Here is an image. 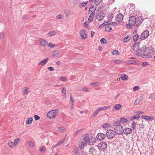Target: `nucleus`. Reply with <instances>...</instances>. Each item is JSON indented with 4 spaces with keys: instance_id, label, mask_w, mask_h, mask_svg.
Masks as SVG:
<instances>
[{
    "instance_id": "58836bf2",
    "label": "nucleus",
    "mask_w": 155,
    "mask_h": 155,
    "mask_svg": "<svg viewBox=\"0 0 155 155\" xmlns=\"http://www.w3.org/2000/svg\"><path fill=\"white\" fill-rule=\"evenodd\" d=\"M139 38V35L138 34L135 35L133 37V40L134 41H137Z\"/></svg>"
},
{
    "instance_id": "f704fd0d",
    "label": "nucleus",
    "mask_w": 155,
    "mask_h": 155,
    "mask_svg": "<svg viewBox=\"0 0 155 155\" xmlns=\"http://www.w3.org/2000/svg\"><path fill=\"white\" fill-rule=\"evenodd\" d=\"M88 139L89 138L88 135L87 134H85L84 135V137L83 138V140H84V142H86V143H87Z\"/></svg>"
},
{
    "instance_id": "bf43d9fd",
    "label": "nucleus",
    "mask_w": 155,
    "mask_h": 155,
    "mask_svg": "<svg viewBox=\"0 0 155 155\" xmlns=\"http://www.w3.org/2000/svg\"><path fill=\"white\" fill-rule=\"evenodd\" d=\"M117 24V23L115 22H112L109 24V25H113L114 26H116Z\"/></svg>"
},
{
    "instance_id": "f03ea898",
    "label": "nucleus",
    "mask_w": 155,
    "mask_h": 155,
    "mask_svg": "<svg viewBox=\"0 0 155 155\" xmlns=\"http://www.w3.org/2000/svg\"><path fill=\"white\" fill-rule=\"evenodd\" d=\"M115 132L112 130H109L106 132L107 137L109 139H112L114 137Z\"/></svg>"
},
{
    "instance_id": "39448f33",
    "label": "nucleus",
    "mask_w": 155,
    "mask_h": 155,
    "mask_svg": "<svg viewBox=\"0 0 155 155\" xmlns=\"http://www.w3.org/2000/svg\"><path fill=\"white\" fill-rule=\"evenodd\" d=\"M149 35V31L148 30L144 31L141 34L140 39L143 40L147 38Z\"/></svg>"
},
{
    "instance_id": "7c9ffc66",
    "label": "nucleus",
    "mask_w": 155,
    "mask_h": 155,
    "mask_svg": "<svg viewBox=\"0 0 155 155\" xmlns=\"http://www.w3.org/2000/svg\"><path fill=\"white\" fill-rule=\"evenodd\" d=\"M153 50L152 49V48H148L147 52L148 53V54H151V55H154V54H152V53L153 52Z\"/></svg>"
},
{
    "instance_id": "4be33fe9",
    "label": "nucleus",
    "mask_w": 155,
    "mask_h": 155,
    "mask_svg": "<svg viewBox=\"0 0 155 155\" xmlns=\"http://www.w3.org/2000/svg\"><path fill=\"white\" fill-rule=\"evenodd\" d=\"M140 117V115L139 114H136L130 118V120H133L135 119H137L139 118Z\"/></svg>"
},
{
    "instance_id": "bb28decb",
    "label": "nucleus",
    "mask_w": 155,
    "mask_h": 155,
    "mask_svg": "<svg viewBox=\"0 0 155 155\" xmlns=\"http://www.w3.org/2000/svg\"><path fill=\"white\" fill-rule=\"evenodd\" d=\"M147 50V48L145 45H143L142 47L140 49V51L141 52H145Z\"/></svg>"
},
{
    "instance_id": "9b49d317",
    "label": "nucleus",
    "mask_w": 155,
    "mask_h": 155,
    "mask_svg": "<svg viewBox=\"0 0 155 155\" xmlns=\"http://www.w3.org/2000/svg\"><path fill=\"white\" fill-rule=\"evenodd\" d=\"M136 18L134 16H130L129 18V24L133 25L135 24Z\"/></svg>"
},
{
    "instance_id": "412c9836",
    "label": "nucleus",
    "mask_w": 155,
    "mask_h": 155,
    "mask_svg": "<svg viewBox=\"0 0 155 155\" xmlns=\"http://www.w3.org/2000/svg\"><path fill=\"white\" fill-rule=\"evenodd\" d=\"M94 15L95 13H91L90 14L88 19V21L89 23L91 22L93 20Z\"/></svg>"
},
{
    "instance_id": "72a5a7b5",
    "label": "nucleus",
    "mask_w": 155,
    "mask_h": 155,
    "mask_svg": "<svg viewBox=\"0 0 155 155\" xmlns=\"http://www.w3.org/2000/svg\"><path fill=\"white\" fill-rule=\"evenodd\" d=\"M65 139H62L60 141H59L55 145V146H59L61 144H62L64 141H65Z\"/></svg>"
},
{
    "instance_id": "c85d7f7f",
    "label": "nucleus",
    "mask_w": 155,
    "mask_h": 155,
    "mask_svg": "<svg viewBox=\"0 0 155 155\" xmlns=\"http://www.w3.org/2000/svg\"><path fill=\"white\" fill-rule=\"evenodd\" d=\"M110 106L109 105L104 106L101 107H99L100 110L101 111L103 110H107L109 109L110 108Z\"/></svg>"
},
{
    "instance_id": "c9c22d12",
    "label": "nucleus",
    "mask_w": 155,
    "mask_h": 155,
    "mask_svg": "<svg viewBox=\"0 0 155 155\" xmlns=\"http://www.w3.org/2000/svg\"><path fill=\"white\" fill-rule=\"evenodd\" d=\"M87 143L86 142H81L80 145V148L81 149H82L84 146H85Z\"/></svg>"
},
{
    "instance_id": "cd10ccee",
    "label": "nucleus",
    "mask_w": 155,
    "mask_h": 155,
    "mask_svg": "<svg viewBox=\"0 0 155 155\" xmlns=\"http://www.w3.org/2000/svg\"><path fill=\"white\" fill-rule=\"evenodd\" d=\"M96 9V7L95 6H92L90 8L89 11H91V13H95L94 12Z\"/></svg>"
},
{
    "instance_id": "0e129e2a",
    "label": "nucleus",
    "mask_w": 155,
    "mask_h": 155,
    "mask_svg": "<svg viewBox=\"0 0 155 155\" xmlns=\"http://www.w3.org/2000/svg\"><path fill=\"white\" fill-rule=\"evenodd\" d=\"M97 83L94 82V83H91V85L93 86L96 87L97 86Z\"/></svg>"
},
{
    "instance_id": "f8f14e48",
    "label": "nucleus",
    "mask_w": 155,
    "mask_h": 155,
    "mask_svg": "<svg viewBox=\"0 0 155 155\" xmlns=\"http://www.w3.org/2000/svg\"><path fill=\"white\" fill-rule=\"evenodd\" d=\"M140 43L139 42H136L134 45L133 46V49L135 51H139V45Z\"/></svg>"
},
{
    "instance_id": "2eb2a0df",
    "label": "nucleus",
    "mask_w": 155,
    "mask_h": 155,
    "mask_svg": "<svg viewBox=\"0 0 155 155\" xmlns=\"http://www.w3.org/2000/svg\"><path fill=\"white\" fill-rule=\"evenodd\" d=\"M123 132L126 135L130 134L132 133V130L130 128H126L124 130L123 129Z\"/></svg>"
},
{
    "instance_id": "c03bdc74",
    "label": "nucleus",
    "mask_w": 155,
    "mask_h": 155,
    "mask_svg": "<svg viewBox=\"0 0 155 155\" xmlns=\"http://www.w3.org/2000/svg\"><path fill=\"white\" fill-rule=\"evenodd\" d=\"M56 32L55 31H52L49 32V36H52L54 35Z\"/></svg>"
},
{
    "instance_id": "3c124183",
    "label": "nucleus",
    "mask_w": 155,
    "mask_h": 155,
    "mask_svg": "<svg viewBox=\"0 0 155 155\" xmlns=\"http://www.w3.org/2000/svg\"><path fill=\"white\" fill-rule=\"evenodd\" d=\"M41 153H43L45 150V148L43 146H42L39 149Z\"/></svg>"
},
{
    "instance_id": "f257e3e1",
    "label": "nucleus",
    "mask_w": 155,
    "mask_h": 155,
    "mask_svg": "<svg viewBox=\"0 0 155 155\" xmlns=\"http://www.w3.org/2000/svg\"><path fill=\"white\" fill-rule=\"evenodd\" d=\"M120 121H116L113 124V126L115 127L114 130L116 134H121L123 133V127L120 125Z\"/></svg>"
},
{
    "instance_id": "5fc2aeb1",
    "label": "nucleus",
    "mask_w": 155,
    "mask_h": 155,
    "mask_svg": "<svg viewBox=\"0 0 155 155\" xmlns=\"http://www.w3.org/2000/svg\"><path fill=\"white\" fill-rule=\"evenodd\" d=\"M34 118L35 119V120H39L40 119V117L37 115H34Z\"/></svg>"
},
{
    "instance_id": "69168bd1",
    "label": "nucleus",
    "mask_w": 155,
    "mask_h": 155,
    "mask_svg": "<svg viewBox=\"0 0 155 155\" xmlns=\"http://www.w3.org/2000/svg\"><path fill=\"white\" fill-rule=\"evenodd\" d=\"M60 79L61 81H66L65 78V77H61L60 78Z\"/></svg>"
},
{
    "instance_id": "37998d69",
    "label": "nucleus",
    "mask_w": 155,
    "mask_h": 155,
    "mask_svg": "<svg viewBox=\"0 0 155 155\" xmlns=\"http://www.w3.org/2000/svg\"><path fill=\"white\" fill-rule=\"evenodd\" d=\"M100 42L101 44H104L106 43V40L104 38H102L100 40Z\"/></svg>"
},
{
    "instance_id": "09e8293b",
    "label": "nucleus",
    "mask_w": 155,
    "mask_h": 155,
    "mask_svg": "<svg viewBox=\"0 0 155 155\" xmlns=\"http://www.w3.org/2000/svg\"><path fill=\"white\" fill-rule=\"evenodd\" d=\"M110 126V125L108 124H104L102 126V127L104 128H107V127H108Z\"/></svg>"
},
{
    "instance_id": "8fccbe9b",
    "label": "nucleus",
    "mask_w": 155,
    "mask_h": 155,
    "mask_svg": "<svg viewBox=\"0 0 155 155\" xmlns=\"http://www.w3.org/2000/svg\"><path fill=\"white\" fill-rule=\"evenodd\" d=\"M28 144L29 147H32L34 146V143L33 142L31 141H30L29 142Z\"/></svg>"
},
{
    "instance_id": "6ab92c4d",
    "label": "nucleus",
    "mask_w": 155,
    "mask_h": 155,
    "mask_svg": "<svg viewBox=\"0 0 155 155\" xmlns=\"http://www.w3.org/2000/svg\"><path fill=\"white\" fill-rule=\"evenodd\" d=\"M29 89L28 87H25L23 90V93L22 94H28L29 92Z\"/></svg>"
},
{
    "instance_id": "052dcab7",
    "label": "nucleus",
    "mask_w": 155,
    "mask_h": 155,
    "mask_svg": "<svg viewBox=\"0 0 155 155\" xmlns=\"http://www.w3.org/2000/svg\"><path fill=\"white\" fill-rule=\"evenodd\" d=\"M131 125H132V127L133 129L135 128V127H136V126H135L136 124L134 122H133L132 123Z\"/></svg>"
},
{
    "instance_id": "a878e982",
    "label": "nucleus",
    "mask_w": 155,
    "mask_h": 155,
    "mask_svg": "<svg viewBox=\"0 0 155 155\" xmlns=\"http://www.w3.org/2000/svg\"><path fill=\"white\" fill-rule=\"evenodd\" d=\"M33 119L32 118H29L26 120L25 123L27 124H30L32 122Z\"/></svg>"
},
{
    "instance_id": "a19ab883",
    "label": "nucleus",
    "mask_w": 155,
    "mask_h": 155,
    "mask_svg": "<svg viewBox=\"0 0 155 155\" xmlns=\"http://www.w3.org/2000/svg\"><path fill=\"white\" fill-rule=\"evenodd\" d=\"M102 1V0H95L94 1V3L96 5H98Z\"/></svg>"
},
{
    "instance_id": "4468645a",
    "label": "nucleus",
    "mask_w": 155,
    "mask_h": 155,
    "mask_svg": "<svg viewBox=\"0 0 155 155\" xmlns=\"http://www.w3.org/2000/svg\"><path fill=\"white\" fill-rule=\"evenodd\" d=\"M48 58H47L45 59H44L42 60V61H41L38 64V66H39L40 67H41L42 66L45 65L48 63Z\"/></svg>"
},
{
    "instance_id": "13d9d810",
    "label": "nucleus",
    "mask_w": 155,
    "mask_h": 155,
    "mask_svg": "<svg viewBox=\"0 0 155 155\" xmlns=\"http://www.w3.org/2000/svg\"><path fill=\"white\" fill-rule=\"evenodd\" d=\"M155 97V95L153 94H149V98H153Z\"/></svg>"
},
{
    "instance_id": "6e6d98bb",
    "label": "nucleus",
    "mask_w": 155,
    "mask_h": 155,
    "mask_svg": "<svg viewBox=\"0 0 155 155\" xmlns=\"http://www.w3.org/2000/svg\"><path fill=\"white\" fill-rule=\"evenodd\" d=\"M8 146L11 147H12L13 146H14V144L12 142H10L8 143Z\"/></svg>"
},
{
    "instance_id": "603ef678",
    "label": "nucleus",
    "mask_w": 155,
    "mask_h": 155,
    "mask_svg": "<svg viewBox=\"0 0 155 155\" xmlns=\"http://www.w3.org/2000/svg\"><path fill=\"white\" fill-rule=\"evenodd\" d=\"M122 62L121 60H115L114 62L116 64H119L121 63Z\"/></svg>"
},
{
    "instance_id": "5701e85b",
    "label": "nucleus",
    "mask_w": 155,
    "mask_h": 155,
    "mask_svg": "<svg viewBox=\"0 0 155 155\" xmlns=\"http://www.w3.org/2000/svg\"><path fill=\"white\" fill-rule=\"evenodd\" d=\"M117 121H120V124L121 122H123L124 123H127L128 122V120L126 119V118L122 117H121L120 119V120H117Z\"/></svg>"
},
{
    "instance_id": "864d4df0",
    "label": "nucleus",
    "mask_w": 155,
    "mask_h": 155,
    "mask_svg": "<svg viewBox=\"0 0 155 155\" xmlns=\"http://www.w3.org/2000/svg\"><path fill=\"white\" fill-rule=\"evenodd\" d=\"M106 25H107L106 23H104L101 24L99 26V28H101L103 27L104 26Z\"/></svg>"
},
{
    "instance_id": "49530a36",
    "label": "nucleus",
    "mask_w": 155,
    "mask_h": 155,
    "mask_svg": "<svg viewBox=\"0 0 155 155\" xmlns=\"http://www.w3.org/2000/svg\"><path fill=\"white\" fill-rule=\"evenodd\" d=\"M19 138H16L15 139L14 141V146H15L18 143L19 141Z\"/></svg>"
},
{
    "instance_id": "e2e57ef3",
    "label": "nucleus",
    "mask_w": 155,
    "mask_h": 155,
    "mask_svg": "<svg viewBox=\"0 0 155 155\" xmlns=\"http://www.w3.org/2000/svg\"><path fill=\"white\" fill-rule=\"evenodd\" d=\"M83 25H84L85 27H87L88 29H89L87 27V26L88 25V24H87V22L86 21L85 22L83 23Z\"/></svg>"
},
{
    "instance_id": "79ce46f5",
    "label": "nucleus",
    "mask_w": 155,
    "mask_h": 155,
    "mask_svg": "<svg viewBox=\"0 0 155 155\" xmlns=\"http://www.w3.org/2000/svg\"><path fill=\"white\" fill-rule=\"evenodd\" d=\"M78 147H75L74 148L73 152L76 154H78Z\"/></svg>"
},
{
    "instance_id": "de8ad7c7",
    "label": "nucleus",
    "mask_w": 155,
    "mask_h": 155,
    "mask_svg": "<svg viewBox=\"0 0 155 155\" xmlns=\"http://www.w3.org/2000/svg\"><path fill=\"white\" fill-rule=\"evenodd\" d=\"M140 88V87L138 86H134L133 88V91H136L138 90Z\"/></svg>"
},
{
    "instance_id": "473e14b6",
    "label": "nucleus",
    "mask_w": 155,
    "mask_h": 155,
    "mask_svg": "<svg viewBox=\"0 0 155 155\" xmlns=\"http://www.w3.org/2000/svg\"><path fill=\"white\" fill-rule=\"evenodd\" d=\"M58 129L59 131L61 132H63L66 130L65 128L64 127H59Z\"/></svg>"
},
{
    "instance_id": "f3484780",
    "label": "nucleus",
    "mask_w": 155,
    "mask_h": 155,
    "mask_svg": "<svg viewBox=\"0 0 155 155\" xmlns=\"http://www.w3.org/2000/svg\"><path fill=\"white\" fill-rule=\"evenodd\" d=\"M131 37L130 34H128L124 39V41L125 42H128L131 38Z\"/></svg>"
},
{
    "instance_id": "680f3d73",
    "label": "nucleus",
    "mask_w": 155,
    "mask_h": 155,
    "mask_svg": "<svg viewBox=\"0 0 155 155\" xmlns=\"http://www.w3.org/2000/svg\"><path fill=\"white\" fill-rule=\"evenodd\" d=\"M148 63L147 62H143L142 64V66L144 67L146 65H148Z\"/></svg>"
},
{
    "instance_id": "a18cd8bd",
    "label": "nucleus",
    "mask_w": 155,
    "mask_h": 155,
    "mask_svg": "<svg viewBox=\"0 0 155 155\" xmlns=\"http://www.w3.org/2000/svg\"><path fill=\"white\" fill-rule=\"evenodd\" d=\"M136 61L133 60H129L127 61V63H130V64H134L136 63Z\"/></svg>"
},
{
    "instance_id": "1a4fd4ad",
    "label": "nucleus",
    "mask_w": 155,
    "mask_h": 155,
    "mask_svg": "<svg viewBox=\"0 0 155 155\" xmlns=\"http://www.w3.org/2000/svg\"><path fill=\"white\" fill-rule=\"evenodd\" d=\"M96 137L99 140H101L104 139L105 137V135L101 133H100L97 134Z\"/></svg>"
},
{
    "instance_id": "dca6fc26",
    "label": "nucleus",
    "mask_w": 155,
    "mask_h": 155,
    "mask_svg": "<svg viewBox=\"0 0 155 155\" xmlns=\"http://www.w3.org/2000/svg\"><path fill=\"white\" fill-rule=\"evenodd\" d=\"M38 41L40 44L43 46H45L48 44L47 41L42 38H40Z\"/></svg>"
},
{
    "instance_id": "2f4dec72",
    "label": "nucleus",
    "mask_w": 155,
    "mask_h": 155,
    "mask_svg": "<svg viewBox=\"0 0 155 155\" xmlns=\"http://www.w3.org/2000/svg\"><path fill=\"white\" fill-rule=\"evenodd\" d=\"M121 107V106L120 104H117L114 106V107L116 110H120Z\"/></svg>"
},
{
    "instance_id": "774afa93",
    "label": "nucleus",
    "mask_w": 155,
    "mask_h": 155,
    "mask_svg": "<svg viewBox=\"0 0 155 155\" xmlns=\"http://www.w3.org/2000/svg\"><path fill=\"white\" fill-rule=\"evenodd\" d=\"M140 102V100L139 99H137L135 101V104H137Z\"/></svg>"
},
{
    "instance_id": "423d86ee",
    "label": "nucleus",
    "mask_w": 155,
    "mask_h": 155,
    "mask_svg": "<svg viewBox=\"0 0 155 155\" xmlns=\"http://www.w3.org/2000/svg\"><path fill=\"white\" fill-rule=\"evenodd\" d=\"M105 16V13L103 12H100L96 15V19L99 21L102 20Z\"/></svg>"
},
{
    "instance_id": "aec40b11",
    "label": "nucleus",
    "mask_w": 155,
    "mask_h": 155,
    "mask_svg": "<svg viewBox=\"0 0 155 155\" xmlns=\"http://www.w3.org/2000/svg\"><path fill=\"white\" fill-rule=\"evenodd\" d=\"M141 57L143 58H151L152 57V55L150 54H142Z\"/></svg>"
},
{
    "instance_id": "a211bd4d",
    "label": "nucleus",
    "mask_w": 155,
    "mask_h": 155,
    "mask_svg": "<svg viewBox=\"0 0 155 155\" xmlns=\"http://www.w3.org/2000/svg\"><path fill=\"white\" fill-rule=\"evenodd\" d=\"M120 78L123 81H127L128 79V76L125 74H122Z\"/></svg>"
},
{
    "instance_id": "7ed1b4c3",
    "label": "nucleus",
    "mask_w": 155,
    "mask_h": 155,
    "mask_svg": "<svg viewBox=\"0 0 155 155\" xmlns=\"http://www.w3.org/2000/svg\"><path fill=\"white\" fill-rule=\"evenodd\" d=\"M58 110H53L49 111V119H54L58 114Z\"/></svg>"
},
{
    "instance_id": "c756f323",
    "label": "nucleus",
    "mask_w": 155,
    "mask_h": 155,
    "mask_svg": "<svg viewBox=\"0 0 155 155\" xmlns=\"http://www.w3.org/2000/svg\"><path fill=\"white\" fill-rule=\"evenodd\" d=\"M59 55V52L58 51H55L53 53L52 56V57H56L58 56Z\"/></svg>"
},
{
    "instance_id": "b1692460",
    "label": "nucleus",
    "mask_w": 155,
    "mask_h": 155,
    "mask_svg": "<svg viewBox=\"0 0 155 155\" xmlns=\"http://www.w3.org/2000/svg\"><path fill=\"white\" fill-rule=\"evenodd\" d=\"M101 111L99 107L94 112V113L92 114V117H94L96 116Z\"/></svg>"
},
{
    "instance_id": "4d7b16f0",
    "label": "nucleus",
    "mask_w": 155,
    "mask_h": 155,
    "mask_svg": "<svg viewBox=\"0 0 155 155\" xmlns=\"http://www.w3.org/2000/svg\"><path fill=\"white\" fill-rule=\"evenodd\" d=\"M132 26L133 25L130 24H127L126 25L127 27L129 29H130L132 28Z\"/></svg>"
},
{
    "instance_id": "ea45409f",
    "label": "nucleus",
    "mask_w": 155,
    "mask_h": 155,
    "mask_svg": "<svg viewBox=\"0 0 155 155\" xmlns=\"http://www.w3.org/2000/svg\"><path fill=\"white\" fill-rule=\"evenodd\" d=\"M112 54L113 55H119L120 53L117 50H114V51H113V52L112 53Z\"/></svg>"
},
{
    "instance_id": "4c0bfd02",
    "label": "nucleus",
    "mask_w": 155,
    "mask_h": 155,
    "mask_svg": "<svg viewBox=\"0 0 155 155\" xmlns=\"http://www.w3.org/2000/svg\"><path fill=\"white\" fill-rule=\"evenodd\" d=\"M57 45L55 44H53L51 42L49 43V48H54L57 47Z\"/></svg>"
},
{
    "instance_id": "20e7f679",
    "label": "nucleus",
    "mask_w": 155,
    "mask_h": 155,
    "mask_svg": "<svg viewBox=\"0 0 155 155\" xmlns=\"http://www.w3.org/2000/svg\"><path fill=\"white\" fill-rule=\"evenodd\" d=\"M97 146L100 150H104L107 148V143L105 142H101L98 144Z\"/></svg>"
},
{
    "instance_id": "393cba45",
    "label": "nucleus",
    "mask_w": 155,
    "mask_h": 155,
    "mask_svg": "<svg viewBox=\"0 0 155 155\" xmlns=\"http://www.w3.org/2000/svg\"><path fill=\"white\" fill-rule=\"evenodd\" d=\"M110 25H109V24H107V25H106V26L105 27V30L106 32H109L110 31V30H112V28L109 26Z\"/></svg>"
},
{
    "instance_id": "e433bc0d",
    "label": "nucleus",
    "mask_w": 155,
    "mask_h": 155,
    "mask_svg": "<svg viewBox=\"0 0 155 155\" xmlns=\"http://www.w3.org/2000/svg\"><path fill=\"white\" fill-rule=\"evenodd\" d=\"M88 1L85 2H82L80 4L81 7H84L85 6L87 3Z\"/></svg>"
},
{
    "instance_id": "6e6552de",
    "label": "nucleus",
    "mask_w": 155,
    "mask_h": 155,
    "mask_svg": "<svg viewBox=\"0 0 155 155\" xmlns=\"http://www.w3.org/2000/svg\"><path fill=\"white\" fill-rule=\"evenodd\" d=\"M80 34L83 39H85L87 36V33L83 29H82L80 31Z\"/></svg>"
},
{
    "instance_id": "0eeeda50",
    "label": "nucleus",
    "mask_w": 155,
    "mask_h": 155,
    "mask_svg": "<svg viewBox=\"0 0 155 155\" xmlns=\"http://www.w3.org/2000/svg\"><path fill=\"white\" fill-rule=\"evenodd\" d=\"M144 19L141 16H140L135 19V24L137 26H138L143 21Z\"/></svg>"
},
{
    "instance_id": "ddd939ff",
    "label": "nucleus",
    "mask_w": 155,
    "mask_h": 155,
    "mask_svg": "<svg viewBox=\"0 0 155 155\" xmlns=\"http://www.w3.org/2000/svg\"><path fill=\"white\" fill-rule=\"evenodd\" d=\"M141 118L148 121H152L154 119L153 117L149 116L143 115L141 116Z\"/></svg>"
},
{
    "instance_id": "9d476101",
    "label": "nucleus",
    "mask_w": 155,
    "mask_h": 155,
    "mask_svg": "<svg viewBox=\"0 0 155 155\" xmlns=\"http://www.w3.org/2000/svg\"><path fill=\"white\" fill-rule=\"evenodd\" d=\"M123 18V15L121 13L118 14L115 17L116 21L118 22L121 21Z\"/></svg>"
},
{
    "instance_id": "338daca9",
    "label": "nucleus",
    "mask_w": 155,
    "mask_h": 155,
    "mask_svg": "<svg viewBox=\"0 0 155 155\" xmlns=\"http://www.w3.org/2000/svg\"><path fill=\"white\" fill-rule=\"evenodd\" d=\"M66 89L65 88L63 87L62 88V93L64 94H66Z\"/></svg>"
}]
</instances>
